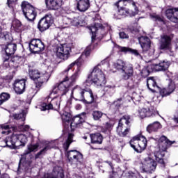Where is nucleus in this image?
Returning <instances> with one entry per match:
<instances>
[{
	"mask_svg": "<svg viewBox=\"0 0 178 178\" xmlns=\"http://www.w3.org/2000/svg\"><path fill=\"white\" fill-rule=\"evenodd\" d=\"M62 22L65 26H70V24H72V19L67 17H64L62 19Z\"/></svg>",
	"mask_w": 178,
	"mask_h": 178,
	"instance_id": "48",
	"label": "nucleus"
},
{
	"mask_svg": "<svg viewBox=\"0 0 178 178\" xmlns=\"http://www.w3.org/2000/svg\"><path fill=\"white\" fill-rule=\"evenodd\" d=\"M29 74L30 79L34 81L35 85V89L33 92V94L38 92L44 83H47L49 80V74L47 72L42 73L38 72V70H30Z\"/></svg>",
	"mask_w": 178,
	"mask_h": 178,
	"instance_id": "4",
	"label": "nucleus"
},
{
	"mask_svg": "<svg viewBox=\"0 0 178 178\" xmlns=\"http://www.w3.org/2000/svg\"><path fill=\"white\" fill-rule=\"evenodd\" d=\"M76 101H81L84 104H92L94 102V95L91 90H86L79 86H76L72 92Z\"/></svg>",
	"mask_w": 178,
	"mask_h": 178,
	"instance_id": "5",
	"label": "nucleus"
},
{
	"mask_svg": "<svg viewBox=\"0 0 178 178\" xmlns=\"http://www.w3.org/2000/svg\"><path fill=\"white\" fill-rule=\"evenodd\" d=\"M17 0H7V5L8 8H13L15 3H16Z\"/></svg>",
	"mask_w": 178,
	"mask_h": 178,
	"instance_id": "53",
	"label": "nucleus"
},
{
	"mask_svg": "<svg viewBox=\"0 0 178 178\" xmlns=\"http://www.w3.org/2000/svg\"><path fill=\"white\" fill-rule=\"evenodd\" d=\"M106 126L107 129H111V127H112V124L109 122H107L106 124Z\"/></svg>",
	"mask_w": 178,
	"mask_h": 178,
	"instance_id": "61",
	"label": "nucleus"
},
{
	"mask_svg": "<svg viewBox=\"0 0 178 178\" xmlns=\"http://www.w3.org/2000/svg\"><path fill=\"white\" fill-rule=\"evenodd\" d=\"M99 66H101V64L97 65L93 68L84 84H86V86L95 84L97 87H102L106 84V77L105 76V74L102 72L101 68H99Z\"/></svg>",
	"mask_w": 178,
	"mask_h": 178,
	"instance_id": "1",
	"label": "nucleus"
},
{
	"mask_svg": "<svg viewBox=\"0 0 178 178\" xmlns=\"http://www.w3.org/2000/svg\"><path fill=\"white\" fill-rule=\"evenodd\" d=\"M119 35H120V38H122V39L129 38V35H127L124 32H120Z\"/></svg>",
	"mask_w": 178,
	"mask_h": 178,
	"instance_id": "55",
	"label": "nucleus"
},
{
	"mask_svg": "<svg viewBox=\"0 0 178 178\" xmlns=\"http://www.w3.org/2000/svg\"><path fill=\"white\" fill-rule=\"evenodd\" d=\"M22 10L24 16L29 22H34L37 17V11L33 5L27 1H23L21 4Z\"/></svg>",
	"mask_w": 178,
	"mask_h": 178,
	"instance_id": "7",
	"label": "nucleus"
},
{
	"mask_svg": "<svg viewBox=\"0 0 178 178\" xmlns=\"http://www.w3.org/2000/svg\"><path fill=\"white\" fill-rule=\"evenodd\" d=\"M65 174H63V170L60 168H54V171L51 174H46L44 178H64Z\"/></svg>",
	"mask_w": 178,
	"mask_h": 178,
	"instance_id": "26",
	"label": "nucleus"
},
{
	"mask_svg": "<svg viewBox=\"0 0 178 178\" xmlns=\"http://www.w3.org/2000/svg\"><path fill=\"white\" fill-rule=\"evenodd\" d=\"M118 15L126 17V16H136L138 13V8H136V10L127 9L123 6L119 7Z\"/></svg>",
	"mask_w": 178,
	"mask_h": 178,
	"instance_id": "21",
	"label": "nucleus"
},
{
	"mask_svg": "<svg viewBox=\"0 0 178 178\" xmlns=\"http://www.w3.org/2000/svg\"><path fill=\"white\" fill-rule=\"evenodd\" d=\"M91 47L92 46L88 47L82 55H85V56H89L90 54H91Z\"/></svg>",
	"mask_w": 178,
	"mask_h": 178,
	"instance_id": "52",
	"label": "nucleus"
},
{
	"mask_svg": "<svg viewBox=\"0 0 178 178\" xmlns=\"http://www.w3.org/2000/svg\"><path fill=\"white\" fill-rule=\"evenodd\" d=\"M155 113H156V111L149 108H142L138 111L139 116L141 119H144V118H150V116H155Z\"/></svg>",
	"mask_w": 178,
	"mask_h": 178,
	"instance_id": "28",
	"label": "nucleus"
},
{
	"mask_svg": "<svg viewBox=\"0 0 178 178\" xmlns=\"http://www.w3.org/2000/svg\"><path fill=\"white\" fill-rule=\"evenodd\" d=\"M0 178H10V177H9V175L4 174L1 177H0Z\"/></svg>",
	"mask_w": 178,
	"mask_h": 178,
	"instance_id": "60",
	"label": "nucleus"
},
{
	"mask_svg": "<svg viewBox=\"0 0 178 178\" xmlns=\"http://www.w3.org/2000/svg\"><path fill=\"white\" fill-rule=\"evenodd\" d=\"M62 119L64 123H69V122L72 120V115L67 113H65L62 115Z\"/></svg>",
	"mask_w": 178,
	"mask_h": 178,
	"instance_id": "46",
	"label": "nucleus"
},
{
	"mask_svg": "<svg viewBox=\"0 0 178 178\" xmlns=\"http://www.w3.org/2000/svg\"><path fill=\"white\" fill-rule=\"evenodd\" d=\"M54 147H55V145H54V142H44L43 143V149L35 154V159H38V158H40L41 155H44V154H46L47 151H49V149H51V148H54Z\"/></svg>",
	"mask_w": 178,
	"mask_h": 178,
	"instance_id": "24",
	"label": "nucleus"
},
{
	"mask_svg": "<svg viewBox=\"0 0 178 178\" xmlns=\"http://www.w3.org/2000/svg\"><path fill=\"white\" fill-rule=\"evenodd\" d=\"M83 140H86V141H87V139L90 138V135L84 136H83Z\"/></svg>",
	"mask_w": 178,
	"mask_h": 178,
	"instance_id": "63",
	"label": "nucleus"
},
{
	"mask_svg": "<svg viewBox=\"0 0 178 178\" xmlns=\"http://www.w3.org/2000/svg\"><path fill=\"white\" fill-rule=\"evenodd\" d=\"M143 73H147V74H149L148 70H147V69L142 70V74H143Z\"/></svg>",
	"mask_w": 178,
	"mask_h": 178,
	"instance_id": "64",
	"label": "nucleus"
},
{
	"mask_svg": "<svg viewBox=\"0 0 178 178\" xmlns=\"http://www.w3.org/2000/svg\"><path fill=\"white\" fill-rule=\"evenodd\" d=\"M121 101H122V98L118 99L117 101L114 102L115 105H118V104H120V105Z\"/></svg>",
	"mask_w": 178,
	"mask_h": 178,
	"instance_id": "58",
	"label": "nucleus"
},
{
	"mask_svg": "<svg viewBox=\"0 0 178 178\" xmlns=\"http://www.w3.org/2000/svg\"><path fill=\"white\" fill-rule=\"evenodd\" d=\"M0 97L1 98L3 102H6L10 98V95L9 93L3 92L0 95Z\"/></svg>",
	"mask_w": 178,
	"mask_h": 178,
	"instance_id": "49",
	"label": "nucleus"
},
{
	"mask_svg": "<svg viewBox=\"0 0 178 178\" xmlns=\"http://www.w3.org/2000/svg\"><path fill=\"white\" fill-rule=\"evenodd\" d=\"M14 90L17 94H23L26 90V81L24 79L16 80L14 83Z\"/></svg>",
	"mask_w": 178,
	"mask_h": 178,
	"instance_id": "22",
	"label": "nucleus"
},
{
	"mask_svg": "<svg viewBox=\"0 0 178 178\" xmlns=\"http://www.w3.org/2000/svg\"><path fill=\"white\" fill-rule=\"evenodd\" d=\"M14 60L15 62H18L17 60H22V57L16 56L14 58Z\"/></svg>",
	"mask_w": 178,
	"mask_h": 178,
	"instance_id": "59",
	"label": "nucleus"
},
{
	"mask_svg": "<svg viewBox=\"0 0 178 178\" xmlns=\"http://www.w3.org/2000/svg\"><path fill=\"white\" fill-rule=\"evenodd\" d=\"M45 3L52 10H57L62 6V0H45Z\"/></svg>",
	"mask_w": 178,
	"mask_h": 178,
	"instance_id": "27",
	"label": "nucleus"
},
{
	"mask_svg": "<svg viewBox=\"0 0 178 178\" xmlns=\"http://www.w3.org/2000/svg\"><path fill=\"white\" fill-rule=\"evenodd\" d=\"M116 6L118 8H122V6H129V5H131L132 8H134V10H136V2L133 0H119L118 3H115Z\"/></svg>",
	"mask_w": 178,
	"mask_h": 178,
	"instance_id": "31",
	"label": "nucleus"
},
{
	"mask_svg": "<svg viewBox=\"0 0 178 178\" xmlns=\"http://www.w3.org/2000/svg\"><path fill=\"white\" fill-rule=\"evenodd\" d=\"M18 140L19 141L20 147H24L27 143V136L24 134H19Z\"/></svg>",
	"mask_w": 178,
	"mask_h": 178,
	"instance_id": "42",
	"label": "nucleus"
},
{
	"mask_svg": "<svg viewBox=\"0 0 178 178\" xmlns=\"http://www.w3.org/2000/svg\"><path fill=\"white\" fill-rule=\"evenodd\" d=\"M102 115L103 113L101 111H93L92 117L94 120H99V119L102 118Z\"/></svg>",
	"mask_w": 178,
	"mask_h": 178,
	"instance_id": "45",
	"label": "nucleus"
},
{
	"mask_svg": "<svg viewBox=\"0 0 178 178\" xmlns=\"http://www.w3.org/2000/svg\"><path fill=\"white\" fill-rule=\"evenodd\" d=\"M90 138L92 144H102V135L99 133L90 134Z\"/></svg>",
	"mask_w": 178,
	"mask_h": 178,
	"instance_id": "35",
	"label": "nucleus"
},
{
	"mask_svg": "<svg viewBox=\"0 0 178 178\" xmlns=\"http://www.w3.org/2000/svg\"><path fill=\"white\" fill-rule=\"evenodd\" d=\"M92 33V41L94 42L95 40V37H97V34L98 33H101L102 35L105 33V27L102 26V24L95 22L93 26L89 27Z\"/></svg>",
	"mask_w": 178,
	"mask_h": 178,
	"instance_id": "16",
	"label": "nucleus"
},
{
	"mask_svg": "<svg viewBox=\"0 0 178 178\" xmlns=\"http://www.w3.org/2000/svg\"><path fill=\"white\" fill-rule=\"evenodd\" d=\"M115 88L116 86L115 85H107L104 88L103 91H104L105 94L113 95V94H115Z\"/></svg>",
	"mask_w": 178,
	"mask_h": 178,
	"instance_id": "39",
	"label": "nucleus"
},
{
	"mask_svg": "<svg viewBox=\"0 0 178 178\" xmlns=\"http://www.w3.org/2000/svg\"><path fill=\"white\" fill-rule=\"evenodd\" d=\"M4 141L6 145L13 149L20 147V140H19L18 135L13 134L11 136L7 137Z\"/></svg>",
	"mask_w": 178,
	"mask_h": 178,
	"instance_id": "15",
	"label": "nucleus"
},
{
	"mask_svg": "<svg viewBox=\"0 0 178 178\" xmlns=\"http://www.w3.org/2000/svg\"><path fill=\"white\" fill-rule=\"evenodd\" d=\"M66 156L69 162L74 165H77L78 162L83 161V154L77 150H70L67 152Z\"/></svg>",
	"mask_w": 178,
	"mask_h": 178,
	"instance_id": "14",
	"label": "nucleus"
},
{
	"mask_svg": "<svg viewBox=\"0 0 178 178\" xmlns=\"http://www.w3.org/2000/svg\"><path fill=\"white\" fill-rule=\"evenodd\" d=\"M147 148V138L142 135H139L138 145L136 149V152L141 153Z\"/></svg>",
	"mask_w": 178,
	"mask_h": 178,
	"instance_id": "29",
	"label": "nucleus"
},
{
	"mask_svg": "<svg viewBox=\"0 0 178 178\" xmlns=\"http://www.w3.org/2000/svg\"><path fill=\"white\" fill-rule=\"evenodd\" d=\"M161 127H162L161 123H159V122H155L147 126V131H148V133H152L153 131H158V130H159Z\"/></svg>",
	"mask_w": 178,
	"mask_h": 178,
	"instance_id": "36",
	"label": "nucleus"
},
{
	"mask_svg": "<svg viewBox=\"0 0 178 178\" xmlns=\"http://www.w3.org/2000/svg\"><path fill=\"white\" fill-rule=\"evenodd\" d=\"M165 16L172 23H178V8L166 10Z\"/></svg>",
	"mask_w": 178,
	"mask_h": 178,
	"instance_id": "19",
	"label": "nucleus"
},
{
	"mask_svg": "<svg viewBox=\"0 0 178 178\" xmlns=\"http://www.w3.org/2000/svg\"><path fill=\"white\" fill-rule=\"evenodd\" d=\"M175 90H176V84L175 83L171 82L167 88H164L161 89L160 94L163 97H168L172 94Z\"/></svg>",
	"mask_w": 178,
	"mask_h": 178,
	"instance_id": "25",
	"label": "nucleus"
},
{
	"mask_svg": "<svg viewBox=\"0 0 178 178\" xmlns=\"http://www.w3.org/2000/svg\"><path fill=\"white\" fill-rule=\"evenodd\" d=\"M126 62L123 61L122 60H117L115 62L113 63V66L117 70H123L124 67L126 66Z\"/></svg>",
	"mask_w": 178,
	"mask_h": 178,
	"instance_id": "37",
	"label": "nucleus"
},
{
	"mask_svg": "<svg viewBox=\"0 0 178 178\" xmlns=\"http://www.w3.org/2000/svg\"><path fill=\"white\" fill-rule=\"evenodd\" d=\"M76 63H77V61L71 63L60 73V76H65V77L62 82L54 86L53 92H55V94H60V95H66V92L69 91V87L71 86L70 81H69V71L71 70L72 67H73Z\"/></svg>",
	"mask_w": 178,
	"mask_h": 178,
	"instance_id": "2",
	"label": "nucleus"
},
{
	"mask_svg": "<svg viewBox=\"0 0 178 178\" xmlns=\"http://www.w3.org/2000/svg\"><path fill=\"white\" fill-rule=\"evenodd\" d=\"M139 44H140L143 54H147L149 56H152L155 54V49L151 47V40L148 37H140Z\"/></svg>",
	"mask_w": 178,
	"mask_h": 178,
	"instance_id": "10",
	"label": "nucleus"
},
{
	"mask_svg": "<svg viewBox=\"0 0 178 178\" xmlns=\"http://www.w3.org/2000/svg\"><path fill=\"white\" fill-rule=\"evenodd\" d=\"M134 69L132 64H127L122 70V77L123 80H129L130 77H133Z\"/></svg>",
	"mask_w": 178,
	"mask_h": 178,
	"instance_id": "18",
	"label": "nucleus"
},
{
	"mask_svg": "<svg viewBox=\"0 0 178 178\" xmlns=\"http://www.w3.org/2000/svg\"><path fill=\"white\" fill-rule=\"evenodd\" d=\"M13 118V119H15V120H20L21 119L22 122H24V120H26V114H24V113L14 114Z\"/></svg>",
	"mask_w": 178,
	"mask_h": 178,
	"instance_id": "44",
	"label": "nucleus"
},
{
	"mask_svg": "<svg viewBox=\"0 0 178 178\" xmlns=\"http://www.w3.org/2000/svg\"><path fill=\"white\" fill-rule=\"evenodd\" d=\"M147 86L152 92H155V89L158 88V84H156V80H155V78L152 76L149 77L147 80Z\"/></svg>",
	"mask_w": 178,
	"mask_h": 178,
	"instance_id": "32",
	"label": "nucleus"
},
{
	"mask_svg": "<svg viewBox=\"0 0 178 178\" xmlns=\"http://www.w3.org/2000/svg\"><path fill=\"white\" fill-rule=\"evenodd\" d=\"M120 51L122 52H130L131 54L135 55V56H139L140 59H143V56H140V53H138V51L136 49H132L129 47H121Z\"/></svg>",
	"mask_w": 178,
	"mask_h": 178,
	"instance_id": "38",
	"label": "nucleus"
},
{
	"mask_svg": "<svg viewBox=\"0 0 178 178\" xmlns=\"http://www.w3.org/2000/svg\"><path fill=\"white\" fill-rule=\"evenodd\" d=\"M160 49L169 51L170 56H175V53L172 51V38L168 35L161 36L160 39Z\"/></svg>",
	"mask_w": 178,
	"mask_h": 178,
	"instance_id": "11",
	"label": "nucleus"
},
{
	"mask_svg": "<svg viewBox=\"0 0 178 178\" xmlns=\"http://www.w3.org/2000/svg\"><path fill=\"white\" fill-rule=\"evenodd\" d=\"M130 115H125L120 120L117 127V133L120 137H126L130 131Z\"/></svg>",
	"mask_w": 178,
	"mask_h": 178,
	"instance_id": "6",
	"label": "nucleus"
},
{
	"mask_svg": "<svg viewBox=\"0 0 178 178\" xmlns=\"http://www.w3.org/2000/svg\"><path fill=\"white\" fill-rule=\"evenodd\" d=\"M13 24L15 29H20L22 27V22L18 19L14 20Z\"/></svg>",
	"mask_w": 178,
	"mask_h": 178,
	"instance_id": "51",
	"label": "nucleus"
},
{
	"mask_svg": "<svg viewBox=\"0 0 178 178\" xmlns=\"http://www.w3.org/2000/svg\"><path fill=\"white\" fill-rule=\"evenodd\" d=\"M12 55H8L6 54V55L3 56V62H8L9 60V58H10Z\"/></svg>",
	"mask_w": 178,
	"mask_h": 178,
	"instance_id": "57",
	"label": "nucleus"
},
{
	"mask_svg": "<svg viewBox=\"0 0 178 178\" xmlns=\"http://www.w3.org/2000/svg\"><path fill=\"white\" fill-rule=\"evenodd\" d=\"M138 141H139V135H137L134 136L129 142V144L131 148H133L134 151H136V152H137V147H138Z\"/></svg>",
	"mask_w": 178,
	"mask_h": 178,
	"instance_id": "40",
	"label": "nucleus"
},
{
	"mask_svg": "<svg viewBox=\"0 0 178 178\" xmlns=\"http://www.w3.org/2000/svg\"><path fill=\"white\" fill-rule=\"evenodd\" d=\"M90 8V0H79L77 3V9L79 12H86Z\"/></svg>",
	"mask_w": 178,
	"mask_h": 178,
	"instance_id": "30",
	"label": "nucleus"
},
{
	"mask_svg": "<svg viewBox=\"0 0 178 178\" xmlns=\"http://www.w3.org/2000/svg\"><path fill=\"white\" fill-rule=\"evenodd\" d=\"M86 121V113H82L73 118L72 122L70 123L71 129L73 127H76L79 124H81L83 122Z\"/></svg>",
	"mask_w": 178,
	"mask_h": 178,
	"instance_id": "23",
	"label": "nucleus"
},
{
	"mask_svg": "<svg viewBox=\"0 0 178 178\" xmlns=\"http://www.w3.org/2000/svg\"><path fill=\"white\" fill-rule=\"evenodd\" d=\"M79 24H80V17H74V19H71L72 26H79Z\"/></svg>",
	"mask_w": 178,
	"mask_h": 178,
	"instance_id": "50",
	"label": "nucleus"
},
{
	"mask_svg": "<svg viewBox=\"0 0 178 178\" xmlns=\"http://www.w3.org/2000/svg\"><path fill=\"white\" fill-rule=\"evenodd\" d=\"M29 49L32 54H40L45 49V46L41 40L33 39L29 42Z\"/></svg>",
	"mask_w": 178,
	"mask_h": 178,
	"instance_id": "12",
	"label": "nucleus"
},
{
	"mask_svg": "<svg viewBox=\"0 0 178 178\" xmlns=\"http://www.w3.org/2000/svg\"><path fill=\"white\" fill-rule=\"evenodd\" d=\"M79 76H80V70H77L74 74H73L70 79H69L70 84L72 86V83H74L77 79H79Z\"/></svg>",
	"mask_w": 178,
	"mask_h": 178,
	"instance_id": "43",
	"label": "nucleus"
},
{
	"mask_svg": "<svg viewBox=\"0 0 178 178\" xmlns=\"http://www.w3.org/2000/svg\"><path fill=\"white\" fill-rule=\"evenodd\" d=\"M3 129H5V130H8V129H10V126H9V125H4L3 127Z\"/></svg>",
	"mask_w": 178,
	"mask_h": 178,
	"instance_id": "62",
	"label": "nucleus"
},
{
	"mask_svg": "<svg viewBox=\"0 0 178 178\" xmlns=\"http://www.w3.org/2000/svg\"><path fill=\"white\" fill-rule=\"evenodd\" d=\"M54 24V17L52 14L47 13L38 22V29L42 33L48 30Z\"/></svg>",
	"mask_w": 178,
	"mask_h": 178,
	"instance_id": "9",
	"label": "nucleus"
},
{
	"mask_svg": "<svg viewBox=\"0 0 178 178\" xmlns=\"http://www.w3.org/2000/svg\"><path fill=\"white\" fill-rule=\"evenodd\" d=\"M142 165L143 172H147V173H152V172H155V169H156V162L151 157L144 159Z\"/></svg>",
	"mask_w": 178,
	"mask_h": 178,
	"instance_id": "13",
	"label": "nucleus"
},
{
	"mask_svg": "<svg viewBox=\"0 0 178 178\" xmlns=\"http://www.w3.org/2000/svg\"><path fill=\"white\" fill-rule=\"evenodd\" d=\"M60 106V99L55 97L51 101L49 104H43L41 108V111H47L49 109H54L55 111H58Z\"/></svg>",
	"mask_w": 178,
	"mask_h": 178,
	"instance_id": "17",
	"label": "nucleus"
},
{
	"mask_svg": "<svg viewBox=\"0 0 178 178\" xmlns=\"http://www.w3.org/2000/svg\"><path fill=\"white\" fill-rule=\"evenodd\" d=\"M38 144L28 145V149L22 154L21 161H26L27 155L31 152H34V151H37V149H38Z\"/></svg>",
	"mask_w": 178,
	"mask_h": 178,
	"instance_id": "33",
	"label": "nucleus"
},
{
	"mask_svg": "<svg viewBox=\"0 0 178 178\" xmlns=\"http://www.w3.org/2000/svg\"><path fill=\"white\" fill-rule=\"evenodd\" d=\"M74 137V134L70 133L68 134V138L67 139L66 142L63 144V148L65 151L69 149V147L70 146V143L73 141V138Z\"/></svg>",
	"mask_w": 178,
	"mask_h": 178,
	"instance_id": "41",
	"label": "nucleus"
},
{
	"mask_svg": "<svg viewBox=\"0 0 178 178\" xmlns=\"http://www.w3.org/2000/svg\"><path fill=\"white\" fill-rule=\"evenodd\" d=\"M170 66V63L169 61L163 60L159 63V64H152L151 65V67L155 72H165L168 69H169Z\"/></svg>",
	"mask_w": 178,
	"mask_h": 178,
	"instance_id": "20",
	"label": "nucleus"
},
{
	"mask_svg": "<svg viewBox=\"0 0 178 178\" xmlns=\"http://www.w3.org/2000/svg\"><path fill=\"white\" fill-rule=\"evenodd\" d=\"M151 19H152L154 22H163V19L161 16L156 14L150 15Z\"/></svg>",
	"mask_w": 178,
	"mask_h": 178,
	"instance_id": "47",
	"label": "nucleus"
},
{
	"mask_svg": "<svg viewBox=\"0 0 178 178\" xmlns=\"http://www.w3.org/2000/svg\"><path fill=\"white\" fill-rule=\"evenodd\" d=\"M3 40H5V41H12V38L9 35V33H3V35L2 36Z\"/></svg>",
	"mask_w": 178,
	"mask_h": 178,
	"instance_id": "54",
	"label": "nucleus"
},
{
	"mask_svg": "<svg viewBox=\"0 0 178 178\" xmlns=\"http://www.w3.org/2000/svg\"><path fill=\"white\" fill-rule=\"evenodd\" d=\"M54 51L59 59L67 60V59H69V56H70L72 48L70 47H67L66 44H57L54 49Z\"/></svg>",
	"mask_w": 178,
	"mask_h": 178,
	"instance_id": "8",
	"label": "nucleus"
},
{
	"mask_svg": "<svg viewBox=\"0 0 178 178\" xmlns=\"http://www.w3.org/2000/svg\"><path fill=\"white\" fill-rule=\"evenodd\" d=\"M172 144H175V142H172L168 139V137L161 136L158 141V146L159 151L154 152V156L156 162L162 165L163 168L166 166L165 161H163V156H165V151L168 149V147H170Z\"/></svg>",
	"mask_w": 178,
	"mask_h": 178,
	"instance_id": "3",
	"label": "nucleus"
},
{
	"mask_svg": "<svg viewBox=\"0 0 178 178\" xmlns=\"http://www.w3.org/2000/svg\"><path fill=\"white\" fill-rule=\"evenodd\" d=\"M22 129H23L24 131H27V130H29L30 126L29 125H21Z\"/></svg>",
	"mask_w": 178,
	"mask_h": 178,
	"instance_id": "56",
	"label": "nucleus"
},
{
	"mask_svg": "<svg viewBox=\"0 0 178 178\" xmlns=\"http://www.w3.org/2000/svg\"><path fill=\"white\" fill-rule=\"evenodd\" d=\"M17 49V45L15 43H8L5 47L6 55H14Z\"/></svg>",
	"mask_w": 178,
	"mask_h": 178,
	"instance_id": "34",
	"label": "nucleus"
}]
</instances>
